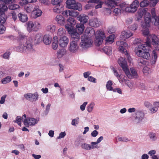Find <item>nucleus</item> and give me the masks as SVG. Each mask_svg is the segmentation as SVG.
<instances>
[{"mask_svg": "<svg viewBox=\"0 0 159 159\" xmlns=\"http://www.w3.org/2000/svg\"><path fill=\"white\" fill-rule=\"evenodd\" d=\"M136 42H134L136 44L139 43L135 48L134 52L137 55L144 59L148 60L150 58V54L149 52L150 49L151 44H149L148 40L147 44L141 43V40L139 39H137L135 40Z\"/></svg>", "mask_w": 159, "mask_h": 159, "instance_id": "1", "label": "nucleus"}, {"mask_svg": "<svg viewBox=\"0 0 159 159\" xmlns=\"http://www.w3.org/2000/svg\"><path fill=\"white\" fill-rule=\"evenodd\" d=\"M88 37L90 38L94 35H95V43L97 45L100 46L102 44L103 39L105 38L106 36L104 32L101 30L98 31L95 34L94 29L91 27H87L85 30V33Z\"/></svg>", "mask_w": 159, "mask_h": 159, "instance_id": "2", "label": "nucleus"}, {"mask_svg": "<svg viewBox=\"0 0 159 159\" xmlns=\"http://www.w3.org/2000/svg\"><path fill=\"white\" fill-rule=\"evenodd\" d=\"M116 45L119 46V51L126 55L128 61L130 63H132V59L128 53L126 48L128 47L127 44L122 41H118L116 42Z\"/></svg>", "mask_w": 159, "mask_h": 159, "instance_id": "3", "label": "nucleus"}, {"mask_svg": "<svg viewBox=\"0 0 159 159\" xmlns=\"http://www.w3.org/2000/svg\"><path fill=\"white\" fill-rule=\"evenodd\" d=\"M66 4L67 8L73 10H82L81 3L76 2L75 0H66Z\"/></svg>", "mask_w": 159, "mask_h": 159, "instance_id": "4", "label": "nucleus"}, {"mask_svg": "<svg viewBox=\"0 0 159 159\" xmlns=\"http://www.w3.org/2000/svg\"><path fill=\"white\" fill-rule=\"evenodd\" d=\"M81 42L80 43V46L83 48H87L92 46L93 41L88 37L85 34H83L81 37Z\"/></svg>", "mask_w": 159, "mask_h": 159, "instance_id": "5", "label": "nucleus"}, {"mask_svg": "<svg viewBox=\"0 0 159 159\" xmlns=\"http://www.w3.org/2000/svg\"><path fill=\"white\" fill-rule=\"evenodd\" d=\"M76 24V21L72 18H69L66 20L65 28L68 32H70L71 30H74V26Z\"/></svg>", "mask_w": 159, "mask_h": 159, "instance_id": "6", "label": "nucleus"}, {"mask_svg": "<svg viewBox=\"0 0 159 159\" xmlns=\"http://www.w3.org/2000/svg\"><path fill=\"white\" fill-rule=\"evenodd\" d=\"M79 48L78 42L75 41L74 40H72L69 43L68 50L70 53H75L78 51Z\"/></svg>", "mask_w": 159, "mask_h": 159, "instance_id": "7", "label": "nucleus"}, {"mask_svg": "<svg viewBox=\"0 0 159 159\" xmlns=\"http://www.w3.org/2000/svg\"><path fill=\"white\" fill-rule=\"evenodd\" d=\"M39 121V119L33 118L28 117L27 119L24 120L23 123L26 127H28L29 126H33L34 125L38 123Z\"/></svg>", "mask_w": 159, "mask_h": 159, "instance_id": "8", "label": "nucleus"}, {"mask_svg": "<svg viewBox=\"0 0 159 159\" xmlns=\"http://www.w3.org/2000/svg\"><path fill=\"white\" fill-rule=\"evenodd\" d=\"M59 46L61 48H65L67 46L69 39L66 36H64L61 37L58 40Z\"/></svg>", "mask_w": 159, "mask_h": 159, "instance_id": "9", "label": "nucleus"}, {"mask_svg": "<svg viewBox=\"0 0 159 159\" xmlns=\"http://www.w3.org/2000/svg\"><path fill=\"white\" fill-rule=\"evenodd\" d=\"M131 73L129 71L128 68L126 69V71H124L126 75L129 79H132L133 78H137L138 74L136 70L133 68H130Z\"/></svg>", "mask_w": 159, "mask_h": 159, "instance_id": "10", "label": "nucleus"}, {"mask_svg": "<svg viewBox=\"0 0 159 159\" xmlns=\"http://www.w3.org/2000/svg\"><path fill=\"white\" fill-rule=\"evenodd\" d=\"M33 40L32 39L29 38L25 42L26 45V52H31L34 51L33 45Z\"/></svg>", "mask_w": 159, "mask_h": 159, "instance_id": "11", "label": "nucleus"}, {"mask_svg": "<svg viewBox=\"0 0 159 159\" xmlns=\"http://www.w3.org/2000/svg\"><path fill=\"white\" fill-rule=\"evenodd\" d=\"M120 0H109L107 1H106L105 3V4L107 6L108 8H107V9H108V10H111V9H113V7H115V6H118L117 3L116 2V1H119Z\"/></svg>", "mask_w": 159, "mask_h": 159, "instance_id": "12", "label": "nucleus"}, {"mask_svg": "<svg viewBox=\"0 0 159 159\" xmlns=\"http://www.w3.org/2000/svg\"><path fill=\"white\" fill-rule=\"evenodd\" d=\"M61 12L63 16L67 17L68 16L76 17L79 14L78 12L76 11H64Z\"/></svg>", "mask_w": 159, "mask_h": 159, "instance_id": "13", "label": "nucleus"}, {"mask_svg": "<svg viewBox=\"0 0 159 159\" xmlns=\"http://www.w3.org/2000/svg\"><path fill=\"white\" fill-rule=\"evenodd\" d=\"M74 30H71L70 32H68L69 34H70L71 38L74 39L73 40L78 42L80 39V34L78 32L74 31Z\"/></svg>", "mask_w": 159, "mask_h": 159, "instance_id": "14", "label": "nucleus"}, {"mask_svg": "<svg viewBox=\"0 0 159 159\" xmlns=\"http://www.w3.org/2000/svg\"><path fill=\"white\" fill-rule=\"evenodd\" d=\"M62 2V0H52V4L56 6L53 10H61L63 6L62 5L60 4V3Z\"/></svg>", "mask_w": 159, "mask_h": 159, "instance_id": "15", "label": "nucleus"}, {"mask_svg": "<svg viewBox=\"0 0 159 159\" xmlns=\"http://www.w3.org/2000/svg\"><path fill=\"white\" fill-rule=\"evenodd\" d=\"M118 63L120 66L122 67L124 71H126V69L128 68L126 61L123 58H120L118 61Z\"/></svg>", "mask_w": 159, "mask_h": 159, "instance_id": "16", "label": "nucleus"}, {"mask_svg": "<svg viewBox=\"0 0 159 159\" xmlns=\"http://www.w3.org/2000/svg\"><path fill=\"white\" fill-rule=\"evenodd\" d=\"M81 146L82 149L87 150H89L94 148H98V145L94 146V145L89 144L85 143H82Z\"/></svg>", "mask_w": 159, "mask_h": 159, "instance_id": "17", "label": "nucleus"}, {"mask_svg": "<svg viewBox=\"0 0 159 159\" xmlns=\"http://www.w3.org/2000/svg\"><path fill=\"white\" fill-rule=\"evenodd\" d=\"M144 117V114L142 112L138 111L136 113L135 118V121L137 123H139L143 119Z\"/></svg>", "mask_w": 159, "mask_h": 159, "instance_id": "18", "label": "nucleus"}, {"mask_svg": "<svg viewBox=\"0 0 159 159\" xmlns=\"http://www.w3.org/2000/svg\"><path fill=\"white\" fill-rule=\"evenodd\" d=\"M26 46L25 42H24L23 41H21L19 45L16 47V50L19 52H26Z\"/></svg>", "mask_w": 159, "mask_h": 159, "instance_id": "19", "label": "nucleus"}, {"mask_svg": "<svg viewBox=\"0 0 159 159\" xmlns=\"http://www.w3.org/2000/svg\"><path fill=\"white\" fill-rule=\"evenodd\" d=\"M100 24V22L97 18L91 19L89 20V25L92 27H98Z\"/></svg>", "mask_w": 159, "mask_h": 159, "instance_id": "20", "label": "nucleus"}, {"mask_svg": "<svg viewBox=\"0 0 159 159\" xmlns=\"http://www.w3.org/2000/svg\"><path fill=\"white\" fill-rule=\"evenodd\" d=\"M88 16L84 14H81L78 16L77 19L81 23L84 24L86 23L88 20Z\"/></svg>", "mask_w": 159, "mask_h": 159, "instance_id": "21", "label": "nucleus"}, {"mask_svg": "<svg viewBox=\"0 0 159 159\" xmlns=\"http://www.w3.org/2000/svg\"><path fill=\"white\" fill-rule=\"evenodd\" d=\"M6 11H0V23L4 24L6 21L7 16L5 14Z\"/></svg>", "mask_w": 159, "mask_h": 159, "instance_id": "22", "label": "nucleus"}, {"mask_svg": "<svg viewBox=\"0 0 159 159\" xmlns=\"http://www.w3.org/2000/svg\"><path fill=\"white\" fill-rule=\"evenodd\" d=\"M4 2V3H1L0 4V10H7L8 8L6 4L10 2L11 0H0Z\"/></svg>", "mask_w": 159, "mask_h": 159, "instance_id": "23", "label": "nucleus"}, {"mask_svg": "<svg viewBox=\"0 0 159 159\" xmlns=\"http://www.w3.org/2000/svg\"><path fill=\"white\" fill-rule=\"evenodd\" d=\"M76 30L80 34H82L84 29V25L81 23H77L76 26Z\"/></svg>", "mask_w": 159, "mask_h": 159, "instance_id": "24", "label": "nucleus"}, {"mask_svg": "<svg viewBox=\"0 0 159 159\" xmlns=\"http://www.w3.org/2000/svg\"><path fill=\"white\" fill-rule=\"evenodd\" d=\"M67 52L66 49L61 48L58 50L57 52V56L58 58H61L65 55Z\"/></svg>", "mask_w": 159, "mask_h": 159, "instance_id": "25", "label": "nucleus"}, {"mask_svg": "<svg viewBox=\"0 0 159 159\" xmlns=\"http://www.w3.org/2000/svg\"><path fill=\"white\" fill-rule=\"evenodd\" d=\"M43 40L44 43L46 45H49L51 43L52 38L49 35L46 34L44 35L43 38Z\"/></svg>", "mask_w": 159, "mask_h": 159, "instance_id": "26", "label": "nucleus"}, {"mask_svg": "<svg viewBox=\"0 0 159 159\" xmlns=\"http://www.w3.org/2000/svg\"><path fill=\"white\" fill-rule=\"evenodd\" d=\"M129 6L124 3L120 4L119 7L115 8L114 10H129Z\"/></svg>", "mask_w": 159, "mask_h": 159, "instance_id": "27", "label": "nucleus"}, {"mask_svg": "<svg viewBox=\"0 0 159 159\" xmlns=\"http://www.w3.org/2000/svg\"><path fill=\"white\" fill-rule=\"evenodd\" d=\"M18 16L19 20L23 23L25 22L28 20V17L26 15L20 13L18 14Z\"/></svg>", "mask_w": 159, "mask_h": 159, "instance_id": "28", "label": "nucleus"}, {"mask_svg": "<svg viewBox=\"0 0 159 159\" xmlns=\"http://www.w3.org/2000/svg\"><path fill=\"white\" fill-rule=\"evenodd\" d=\"M89 2H93L94 3L97 4L95 5V9H98L102 7V5L103 4V2L101 1V0H90L89 1Z\"/></svg>", "mask_w": 159, "mask_h": 159, "instance_id": "29", "label": "nucleus"}, {"mask_svg": "<svg viewBox=\"0 0 159 159\" xmlns=\"http://www.w3.org/2000/svg\"><path fill=\"white\" fill-rule=\"evenodd\" d=\"M139 5V3L138 0H134L129 7L130 9H134L137 10L138 7Z\"/></svg>", "mask_w": 159, "mask_h": 159, "instance_id": "30", "label": "nucleus"}, {"mask_svg": "<svg viewBox=\"0 0 159 159\" xmlns=\"http://www.w3.org/2000/svg\"><path fill=\"white\" fill-rule=\"evenodd\" d=\"M42 11H32L31 12V16L34 18H36L40 16L42 14Z\"/></svg>", "mask_w": 159, "mask_h": 159, "instance_id": "31", "label": "nucleus"}, {"mask_svg": "<svg viewBox=\"0 0 159 159\" xmlns=\"http://www.w3.org/2000/svg\"><path fill=\"white\" fill-rule=\"evenodd\" d=\"M102 51L108 55H110L112 53V49L110 46H106L103 48Z\"/></svg>", "mask_w": 159, "mask_h": 159, "instance_id": "32", "label": "nucleus"}, {"mask_svg": "<svg viewBox=\"0 0 159 159\" xmlns=\"http://www.w3.org/2000/svg\"><path fill=\"white\" fill-rule=\"evenodd\" d=\"M27 29L29 32H31L34 28V23L32 21H29L26 23Z\"/></svg>", "mask_w": 159, "mask_h": 159, "instance_id": "33", "label": "nucleus"}, {"mask_svg": "<svg viewBox=\"0 0 159 159\" xmlns=\"http://www.w3.org/2000/svg\"><path fill=\"white\" fill-rule=\"evenodd\" d=\"M39 95L37 92H35L34 93H32L31 95V102H34L37 101L39 99Z\"/></svg>", "mask_w": 159, "mask_h": 159, "instance_id": "34", "label": "nucleus"}, {"mask_svg": "<svg viewBox=\"0 0 159 159\" xmlns=\"http://www.w3.org/2000/svg\"><path fill=\"white\" fill-rule=\"evenodd\" d=\"M56 28V26L53 25H50L46 27V30L49 32L53 33L54 32Z\"/></svg>", "mask_w": 159, "mask_h": 159, "instance_id": "35", "label": "nucleus"}, {"mask_svg": "<svg viewBox=\"0 0 159 159\" xmlns=\"http://www.w3.org/2000/svg\"><path fill=\"white\" fill-rule=\"evenodd\" d=\"M114 37L115 35L113 34L107 37L106 39V43H107V44L112 43L114 41Z\"/></svg>", "mask_w": 159, "mask_h": 159, "instance_id": "36", "label": "nucleus"}, {"mask_svg": "<svg viewBox=\"0 0 159 159\" xmlns=\"http://www.w3.org/2000/svg\"><path fill=\"white\" fill-rule=\"evenodd\" d=\"M133 34L129 31H124L122 32V35L125 38H128Z\"/></svg>", "mask_w": 159, "mask_h": 159, "instance_id": "37", "label": "nucleus"}, {"mask_svg": "<svg viewBox=\"0 0 159 159\" xmlns=\"http://www.w3.org/2000/svg\"><path fill=\"white\" fill-rule=\"evenodd\" d=\"M153 107H152H152L149 108V109L151 113L152 114L156 112L158 110V107H158L156 106L155 104V102H153Z\"/></svg>", "mask_w": 159, "mask_h": 159, "instance_id": "38", "label": "nucleus"}, {"mask_svg": "<svg viewBox=\"0 0 159 159\" xmlns=\"http://www.w3.org/2000/svg\"><path fill=\"white\" fill-rule=\"evenodd\" d=\"M113 84L111 80H109L107 81L106 84L107 89L109 91H113L114 89L112 87Z\"/></svg>", "mask_w": 159, "mask_h": 159, "instance_id": "39", "label": "nucleus"}, {"mask_svg": "<svg viewBox=\"0 0 159 159\" xmlns=\"http://www.w3.org/2000/svg\"><path fill=\"white\" fill-rule=\"evenodd\" d=\"M11 80V77L10 76H7L3 79L1 81L2 84H6L9 83Z\"/></svg>", "mask_w": 159, "mask_h": 159, "instance_id": "40", "label": "nucleus"}, {"mask_svg": "<svg viewBox=\"0 0 159 159\" xmlns=\"http://www.w3.org/2000/svg\"><path fill=\"white\" fill-rule=\"evenodd\" d=\"M150 140L152 141H155L157 139V137L156 134L152 132H150L148 134Z\"/></svg>", "mask_w": 159, "mask_h": 159, "instance_id": "41", "label": "nucleus"}, {"mask_svg": "<svg viewBox=\"0 0 159 159\" xmlns=\"http://www.w3.org/2000/svg\"><path fill=\"white\" fill-rule=\"evenodd\" d=\"M149 5V2L147 0H143L141 1L139 3L140 7L143 8L147 7Z\"/></svg>", "mask_w": 159, "mask_h": 159, "instance_id": "42", "label": "nucleus"}, {"mask_svg": "<svg viewBox=\"0 0 159 159\" xmlns=\"http://www.w3.org/2000/svg\"><path fill=\"white\" fill-rule=\"evenodd\" d=\"M95 105V104L94 102H91L87 107V111L89 112H91L93 109Z\"/></svg>", "mask_w": 159, "mask_h": 159, "instance_id": "43", "label": "nucleus"}, {"mask_svg": "<svg viewBox=\"0 0 159 159\" xmlns=\"http://www.w3.org/2000/svg\"><path fill=\"white\" fill-rule=\"evenodd\" d=\"M66 33V30L63 28H60L58 30L57 34L58 36L61 37L64 36L63 35Z\"/></svg>", "mask_w": 159, "mask_h": 159, "instance_id": "44", "label": "nucleus"}, {"mask_svg": "<svg viewBox=\"0 0 159 159\" xmlns=\"http://www.w3.org/2000/svg\"><path fill=\"white\" fill-rule=\"evenodd\" d=\"M118 79L120 82L121 83H125L127 80L126 77L122 75H121Z\"/></svg>", "mask_w": 159, "mask_h": 159, "instance_id": "45", "label": "nucleus"}, {"mask_svg": "<svg viewBox=\"0 0 159 159\" xmlns=\"http://www.w3.org/2000/svg\"><path fill=\"white\" fill-rule=\"evenodd\" d=\"M20 6L16 4H12L9 6V8L10 10H16L19 8Z\"/></svg>", "mask_w": 159, "mask_h": 159, "instance_id": "46", "label": "nucleus"}, {"mask_svg": "<svg viewBox=\"0 0 159 159\" xmlns=\"http://www.w3.org/2000/svg\"><path fill=\"white\" fill-rule=\"evenodd\" d=\"M58 40H54L53 41L52 44V47L54 50L57 49L58 46Z\"/></svg>", "mask_w": 159, "mask_h": 159, "instance_id": "47", "label": "nucleus"}, {"mask_svg": "<svg viewBox=\"0 0 159 159\" xmlns=\"http://www.w3.org/2000/svg\"><path fill=\"white\" fill-rule=\"evenodd\" d=\"M93 2H89V1L88 2V4H87L85 7V8L86 9H91L92 7H94V4L92 3H93Z\"/></svg>", "mask_w": 159, "mask_h": 159, "instance_id": "48", "label": "nucleus"}, {"mask_svg": "<svg viewBox=\"0 0 159 159\" xmlns=\"http://www.w3.org/2000/svg\"><path fill=\"white\" fill-rule=\"evenodd\" d=\"M138 62L139 66H143L145 64L146 61L142 58H139L138 60Z\"/></svg>", "mask_w": 159, "mask_h": 159, "instance_id": "49", "label": "nucleus"}, {"mask_svg": "<svg viewBox=\"0 0 159 159\" xmlns=\"http://www.w3.org/2000/svg\"><path fill=\"white\" fill-rule=\"evenodd\" d=\"M103 139V136H100L98 138L96 142H92L91 143V144L94 145V146L97 145V144L100 143Z\"/></svg>", "mask_w": 159, "mask_h": 159, "instance_id": "50", "label": "nucleus"}, {"mask_svg": "<svg viewBox=\"0 0 159 159\" xmlns=\"http://www.w3.org/2000/svg\"><path fill=\"white\" fill-rule=\"evenodd\" d=\"M21 120L22 119L20 116H17L16 118V120H14L13 121L14 122H16L19 125L21 126Z\"/></svg>", "mask_w": 159, "mask_h": 159, "instance_id": "51", "label": "nucleus"}, {"mask_svg": "<svg viewBox=\"0 0 159 159\" xmlns=\"http://www.w3.org/2000/svg\"><path fill=\"white\" fill-rule=\"evenodd\" d=\"M42 37L41 34H38L36 35L35 37V40L38 43H39L42 41Z\"/></svg>", "mask_w": 159, "mask_h": 159, "instance_id": "52", "label": "nucleus"}, {"mask_svg": "<svg viewBox=\"0 0 159 159\" xmlns=\"http://www.w3.org/2000/svg\"><path fill=\"white\" fill-rule=\"evenodd\" d=\"M79 118L77 117L75 119L72 120L71 123V125L74 126H76V125L79 123Z\"/></svg>", "mask_w": 159, "mask_h": 159, "instance_id": "53", "label": "nucleus"}, {"mask_svg": "<svg viewBox=\"0 0 159 159\" xmlns=\"http://www.w3.org/2000/svg\"><path fill=\"white\" fill-rule=\"evenodd\" d=\"M2 24L0 25V34H3L6 30V27Z\"/></svg>", "mask_w": 159, "mask_h": 159, "instance_id": "54", "label": "nucleus"}, {"mask_svg": "<svg viewBox=\"0 0 159 159\" xmlns=\"http://www.w3.org/2000/svg\"><path fill=\"white\" fill-rule=\"evenodd\" d=\"M31 93H27L24 94V97L27 100L31 102Z\"/></svg>", "mask_w": 159, "mask_h": 159, "instance_id": "55", "label": "nucleus"}, {"mask_svg": "<svg viewBox=\"0 0 159 159\" xmlns=\"http://www.w3.org/2000/svg\"><path fill=\"white\" fill-rule=\"evenodd\" d=\"M157 54L156 51L154 50L152 51V58L154 59V62H153V63H154L157 60Z\"/></svg>", "mask_w": 159, "mask_h": 159, "instance_id": "56", "label": "nucleus"}, {"mask_svg": "<svg viewBox=\"0 0 159 159\" xmlns=\"http://www.w3.org/2000/svg\"><path fill=\"white\" fill-rule=\"evenodd\" d=\"M22 2V3L24 4H27L29 3H32L33 2H35L36 0H20Z\"/></svg>", "mask_w": 159, "mask_h": 159, "instance_id": "57", "label": "nucleus"}, {"mask_svg": "<svg viewBox=\"0 0 159 159\" xmlns=\"http://www.w3.org/2000/svg\"><path fill=\"white\" fill-rule=\"evenodd\" d=\"M118 140L121 142H127L128 141V139L126 137H118Z\"/></svg>", "mask_w": 159, "mask_h": 159, "instance_id": "58", "label": "nucleus"}, {"mask_svg": "<svg viewBox=\"0 0 159 159\" xmlns=\"http://www.w3.org/2000/svg\"><path fill=\"white\" fill-rule=\"evenodd\" d=\"M10 16H11L12 18L14 21H15L17 20V15L13 11L11 13Z\"/></svg>", "mask_w": 159, "mask_h": 159, "instance_id": "59", "label": "nucleus"}, {"mask_svg": "<svg viewBox=\"0 0 159 159\" xmlns=\"http://www.w3.org/2000/svg\"><path fill=\"white\" fill-rule=\"evenodd\" d=\"M66 135L65 132H61L59 135V136L57 137V139H59L64 138Z\"/></svg>", "mask_w": 159, "mask_h": 159, "instance_id": "60", "label": "nucleus"}, {"mask_svg": "<svg viewBox=\"0 0 159 159\" xmlns=\"http://www.w3.org/2000/svg\"><path fill=\"white\" fill-rule=\"evenodd\" d=\"M88 80L89 81L92 82L94 83H96L97 82L96 79L91 76L88 77Z\"/></svg>", "mask_w": 159, "mask_h": 159, "instance_id": "61", "label": "nucleus"}, {"mask_svg": "<svg viewBox=\"0 0 159 159\" xmlns=\"http://www.w3.org/2000/svg\"><path fill=\"white\" fill-rule=\"evenodd\" d=\"M87 102H84V103L80 106V109L81 111H83L85 110V107L86 105H87Z\"/></svg>", "mask_w": 159, "mask_h": 159, "instance_id": "62", "label": "nucleus"}, {"mask_svg": "<svg viewBox=\"0 0 159 159\" xmlns=\"http://www.w3.org/2000/svg\"><path fill=\"white\" fill-rule=\"evenodd\" d=\"M34 28L36 29H39L41 27L40 23L38 22H36L34 23Z\"/></svg>", "mask_w": 159, "mask_h": 159, "instance_id": "63", "label": "nucleus"}, {"mask_svg": "<svg viewBox=\"0 0 159 159\" xmlns=\"http://www.w3.org/2000/svg\"><path fill=\"white\" fill-rule=\"evenodd\" d=\"M10 55V53L7 52L3 54L2 57L4 58L8 59Z\"/></svg>", "mask_w": 159, "mask_h": 159, "instance_id": "64", "label": "nucleus"}]
</instances>
